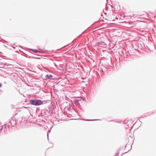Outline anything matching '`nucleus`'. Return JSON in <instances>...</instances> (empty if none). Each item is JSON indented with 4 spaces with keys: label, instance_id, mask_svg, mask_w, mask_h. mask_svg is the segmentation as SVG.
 Returning <instances> with one entry per match:
<instances>
[{
    "label": "nucleus",
    "instance_id": "3",
    "mask_svg": "<svg viewBox=\"0 0 156 156\" xmlns=\"http://www.w3.org/2000/svg\"><path fill=\"white\" fill-rule=\"evenodd\" d=\"M97 45L101 47H105L107 46V44L105 42L102 41L98 42L97 43Z\"/></svg>",
    "mask_w": 156,
    "mask_h": 156
},
{
    "label": "nucleus",
    "instance_id": "10",
    "mask_svg": "<svg viewBox=\"0 0 156 156\" xmlns=\"http://www.w3.org/2000/svg\"><path fill=\"white\" fill-rule=\"evenodd\" d=\"M47 136H48V134Z\"/></svg>",
    "mask_w": 156,
    "mask_h": 156
},
{
    "label": "nucleus",
    "instance_id": "1",
    "mask_svg": "<svg viewBox=\"0 0 156 156\" xmlns=\"http://www.w3.org/2000/svg\"><path fill=\"white\" fill-rule=\"evenodd\" d=\"M21 119L23 120V117L21 118H19L18 119L16 120L14 118H12L9 122H8V125L9 126H14L16 124L18 125V124L19 125L20 124V126H21L23 124L22 121L21 122Z\"/></svg>",
    "mask_w": 156,
    "mask_h": 156
},
{
    "label": "nucleus",
    "instance_id": "11",
    "mask_svg": "<svg viewBox=\"0 0 156 156\" xmlns=\"http://www.w3.org/2000/svg\"><path fill=\"white\" fill-rule=\"evenodd\" d=\"M24 121H25L24 120L23 121V122H24Z\"/></svg>",
    "mask_w": 156,
    "mask_h": 156
},
{
    "label": "nucleus",
    "instance_id": "9",
    "mask_svg": "<svg viewBox=\"0 0 156 156\" xmlns=\"http://www.w3.org/2000/svg\"><path fill=\"white\" fill-rule=\"evenodd\" d=\"M2 84L1 83H0V87H2Z\"/></svg>",
    "mask_w": 156,
    "mask_h": 156
},
{
    "label": "nucleus",
    "instance_id": "8",
    "mask_svg": "<svg viewBox=\"0 0 156 156\" xmlns=\"http://www.w3.org/2000/svg\"><path fill=\"white\" fill-rule=\"evenodd\" d=\"M97 120H98V119H96V120L87 119V120H85L87 121H91Z\"/></svg>",
    "mask_w": 156,
    "mask_h": 156
},
{
    "label": "nucleus",
    "instance_id": "6",
    "mask_svg": "<svg viewBox=\"0 0 156 156\" xmlns=\"http://www.w3.org/2000/svg\"><path fill=\"white\" fill-rule=\"evenodd\" d=\"M30 50H31L33 51L34 52L36 53H37L38 52H39L37 50L35 49H30Z\"/></svg>",
    "mask_w": 156,
    "mask_h": 156
},
{
    "label": "nucleus",
    "instance_id": "7",
    "mask_svg": "<svg viewBox=\"0 0 156 156\" xmlns=\"http://www.w3.org/2000/svg\"><path fill=\"white\" fill-rule=\"evenodd\" d=\"M123 34L121 33L120 32L119 33V35H118V36L120 37H123V36L122 35Z\"/></svg>",
    "mask_w": 156,
    "mask_h": 156
},
{
    "label": "nucleus",
    "instance_id": "4",
    "mask_svg": "<svg viewBox=\"0 0 156 156\" xmlns=\"http://www.w3.org/2000/svg\"><path fill=\"white\" fill-rule=\"evenodd\" d=\"M102 54H103L104 55H105L106 56H110V54L109 52L105 50L103 51Z\"/></svg>",
    "mask_w": 156,
    "mask_h": 156
},
{
    "label": "nucleus",
    "instance_id": "2",
    "mask_svg": "<svg viewBox=\"0 0 156 156\" xmlns=\"http://www.w3.org/2000/svg\"><path fill=\"white\" fill-rule=\"evenodd\" d=\"M30 104L36 106L42 104V101L38 100H32L30 101Z\"/></svg>",
    "mask_w": 156,
    "mask_h": 156
},
{
    "label": "nucleus",
    "instance_id": "5",
    "mask_svg": "<svg viewBox=\"0 0 156 156\" xmlns=\"http://www.w3.org/2000/svg\"><path fill=\"white\" fill-rule=\"evenodd\" d=\"M52 75L51 74H47L45 76V78L46 79H52Z\"/></svg>",
    "mask_w": 156,
    "mask_h": 156
}]
</instances>
